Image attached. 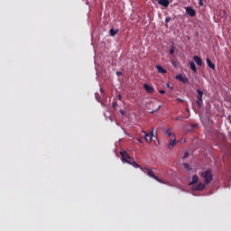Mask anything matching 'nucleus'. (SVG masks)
<instances>
[{
    "mask_svg": "<svg viewBox=\"0 0 231 231\" xmlns=\"http://www.w3.org/2000/svg\"><path fill=\"white\" fill-rule=\"evenodd\" d=\"M200 176H201V178L204 179V183H206V185H208V183H210V181H212V180H214V175L208 170L202 171L200 173Z\"/></svg>",
    "mask_w": 231,
    "mask_h": 231,
    "instance_id": "obj_1",
    "label": "nucleus"
},
{
    "mask_svg": "<svg viewBox=\"0 0 231 231\" xmlns=\"http://www.w3.org/2000/svg\"><path fill=\"white\" fill-rule=\"evenodd\" d=\"M143 170L147 171L146 174L147 176H149V178H152V180H155L156 181H158L159 183H162L165 184V181H163V180L158 178V176H156L154 174V171L147 167H144Z\"/></svg>",
    "mask_w": 231,
    "mask_h": 231,
    "instance_id": "obj_2",
    "label": "nucleus"
},
{
    "mask_svg": "<svg viewBox=\"0 0 231 231\" xmlns=\"http://www.w3.org/2000/svg\"><path fill=\"white\" fill-rule=\"evenodd\" d=\"M120 155L122 156L123 163H127V162H131V160H133L131 155H129V153H127L125 151H121Z\"/></svg>",
    "mask_w": 231,
    "mask_h": 231,
    "instance_id": "obj_3",
    "label": "nucleus"
},
{
    "mask_svg": "<svg viewBox=\"0 0 231 231\" xmlns=\"http://www.w3.org/2000/svg\"><path fill=\"white\" fill-rule=\"evenodd\" d=\"M142 133L144 134V140L148 142V143H151V142H152V136H154V130L151 132V134H147L145 131H143Z\"/></svg>",
    "mask_w": 231,
    "mask_h": 231,
    "instance_id": "obj_4",
    "label": "nucleus"
},
{
    "mask_svg": "<svg viewBox=\"0 0 231 231\" xmlns=\"http://www.w3.org/2000/svg\"><path fill=\"white\" fill-rule=\"evenodd\" d=\"M186 14H188L189 17H196V10L190 6L186 7Z\"/></svg>",
    "mask_w": 231,
    "mask_h": 231,
    "instance_id": "obj_5",
    "label": "nucleus"
},
{
    "mask_svg": "<svg viewBox=\"0 0 231 231\" xmlns=\"http://www.w3.org/2000/svg\"><path fill=\"white\" fill-rule=\"evenodd\" d=\"M176 79L180 80V82H182L183 84H189V78L183 77L181 74L177 75Z\"/></svg>",
    "mask_w": 231,
    "mask_h": 231,
    "instance_id": "obj_6",
    "label": "nucleus"
},
{
    "mask_svg": "<svg viewBox=\"0 0 231 231\" xmlns=\"http://www.w3.org/2000/svg\"><path fill=\"white\" fill-rule=\"evenodd\" d=\"M127 163L129 165H133V167H134L135 169H141V171H143V172H145V171H143V168H142V166H140V164L136 163V162H134V159H131L130 162H127Z\"/></svg>",
    "mask_w": 231,
    "mask_h": 231,
    "instance_id": "obj_7",
    "label": "nucleus"
},
{
    "mask_svg": "<svg viewBox=\"0 0 231 231\" xmlns=\"http://www.w3.org/2000/svg\"><path fill=\"white\" fill-rule=\"evenodd\" d=\"M178 143L176 142V137H173V138H171V140H170V143H169V145H168V149L170 150V151H172V149H174V147H176V144H177Z\"/></svg>",
    "mask_w": 231,
    "mask_h": 231,
    "instance_id": "obj_8",
    "label": "nucleus"
},
{
    "mask_svg": "<svg viewBox=\"0 0 231 231\" xmlns=\"http://www.w3.org/2000/svg\"><path fill=\"white\" fill-rule=\"evenodd\" d=\"M193 60L196 62L197 66H203V60L198 55L193 56Z\"/></svg>",
    "mask_w": 231,
    "mask_h": 231,
    "instance_id": "obj_9",
    "label": "nucleus"
},
{
    "mask_svg": "<svg viewBox=\"0 0 231 231\" xmlns=\"http://www.w3.org/2000/svg\"><path fill=\"white\" fill-rule=\"evenodd\" d=\"M206 61L208 68H210V69H213V71H216V64H214L212 60H210V59L208 58L206 59Z\"/></svg>",
    "mask_w": 231,
    "mask_h": 231,
    "instance_id": "obj_10",
    "label": "nucleus"
},
{
    "mask_svg": "<svg viewBox=\"0 0 231 231\" xmlns=\"http://www.w3.org/2000/svg\"><path fill=\"white\" fill-rule=\"evenodd\" d=\"M143 89H145L146 93H150V94L154 93V88H152L147 84L143 85Z\"/></svg>",
    "mask_w": 231,
    "mask_h": 231,
    "instance_id": "obj_11",
    "label": "nucleus"
},
{
    "mask_svg": "<svg viewBox=\"0 0 231 231\" xmlns=\"http://www.w3.org/2000/svg\"><path fill=\"white\" fill-rule=\"evenodd\" d=\"M213 136H216V138H218V140H225V134L219 133L218 131L213 132Z\"/></svg>",
    "mask_w": 231,
    "mask_h": 231,
    "instance_id": "obj_12",
    "label": "nucleus"
},
{
    "mask_svg": "<svg viewBox=\"0 0 231 231\" xmlns=\"http://www.w3.org/2000/svg\"><path fill=\"white\" fill-rule=\"evenodd\" d=\"M199 181V177H198V175H193L192 176V180L190 182H189V185H196V183H198Z\"/></svg>",
    "mask_w": 231,
    "mask_h": 231,
    "instance_id": "obj_13",
    "label": "nucleus"
},
{
    "mask_svg": "<svg viewBox=\"0 0 231 231\" xmlns=\"http://www.w3.org/2000/svg\"><path fill=\"white\" fill-rule=\"evenodd\" d=\"M205 184L203 182H199L197 187H193V190H204Z\"/></svg>",
    "mask_w": 231,
    "mask_h": 231,
    "instance_id": "obj_14",
    "label": "nucleus"
},
{
    "mask_svg": "<svg viewBox=\"0 0 231 231\" xmlns=\"http://www.w3.org/2000/svg\"><path fill=\"white\" fill-rule=\"evenodd\" d=\"M189 68L194 73H198V68L196 67V63H194V61H189Z\"/></svg>",
    "mask_w": 231,
    "mask_h": 231,
    "instance_id": "obj_15",
    "label": "nucleus"
},
{
    "mask_svg": "<svg viewBox=\"0 0 231 231\" xmlns=\"http://www.w3.org/2000/svg\"><path fill=\"white\" fill-rule=\"evenodd\" d=\"M158 5H161L162 6L167 8L169 6V0H159Z\"/></svg>",
    "mask_w": 231,
    "mask_h": 231,
    "instance_id": "obj_16",
    "label": "nucleus"
},
{
    "mask_svg": "<svg viewBox=\"0 0 231 231\" xmlns=\"http://www.w3.org/2000/svg\"><path fill=\"white\" fill-rule=\"evenodd\" d=\"M197 93H198V96H197L198 100H199L200 102H203V91L198 89Z\"/></svg>",
    "mask_w": 231,
    "mask_h": 231,
    "instance_id": "obj_17",
    "label": "nucleus"
},
{
    "mask_svg": "<svg viewBox=\"0 0 231 231\" xmlns=\"http://www.w3.org/2000/svg\"><path fill=\"white\" fill-rule=\"evenodd\" d=\"M165 135L168 136L169 138H171V136H172V138H176V134L171 132V129L166 130Z\"/></svg>",
    "mask_w": 231,
    "mask_h": 231,
    "instance_id": "obj_18",
    "label": "nucleus"
},
{
    "mask_svg": "<svg viewBox=\"0 0 231 231\" xmlns=\"http://www.w3.org/2000/svg\"><path fill=\"white\" fill-rule=\"evenodd\" d=\"M156 68H157V70L159 73H167V70L165 69H163V67H162V65H157Z\"/></svg>",
    "mask_w": 231,
    "mask_h": 231,
    "instance_id": "obj_19",
    "label": "nucleus"
},
{
    "mask_svg": "<svg viewBox=\"0 0 231 231\" xmlns=\"http://www.w3.org/2000/svg\"><path fill=\"white\" fill-rule=\"evenodd\" d=\"M116 33H118V29H110L109 31V34L111 37H115V35H116Z\"/></svg>",
    "mask_w": 231,
    "mask_h": 231,
    "instance_id": "obj_20",
    "label": "nucleus"
},
{
    "mask_svg": "<svg viewBox=\"0 0 231 231\" xmlns=\"http://www.w3.org/2000/svg\"><path fill=\"white\" fill-rule=\"evenodd\" d=\"M182 165H183L184 169H187V171H192V168H190L189 163L184 162Z\"/></svg>",
    "mask_w": 231,
    "mask_h": 231,
    "instance_id": "obj_21",
    "label": "nucleus"
},
{
    "mask_svg": "<svg viewBox=\"0 0 231 231\" xmlns=\"http://www.w3.org/2000/svg\"><path fill=\"white\" fill-rule=\"evenodd\" d=\"M112 107L113 109H116V107H118V103L116 101H114L112 104Z\"/></svg>",
    "mask_w": 231,
    "mask_h": 231,
    "instance_id": "obj_22",
    "label": "nucleus"
},
{
    "mask_svg": "<svg viewBox=\"0 0 231 231\" xmlns=\"http://www.w3.org/2000/svg\"><path fill=\"white\" fill-rule=\"evenodd\" d=\"M169 51L170 55H174V46H171Z\"/></svg>",
    "mask_w": 231,
    "mask_h": 231,
    "instance_id": "obj_23",
    "label": "nucleus"
},
{
    "mask_svg": "<svg viewBox=\"0 0 231 231\" xmlns=\"http://www.w3.org/2000/svg\"><path fill=\"white\" fill-rule=\"evenodd\" d=\"M182 158L183 160H186V158H189V152H186Z\"/></svg>",
    "mask_w": 231,
    "mask_h": 231,
    "instance_id": "obj_24",
    "label": "nucleus"
},
{
    "mask_svg": "<svg viewBox=\"0 0 231 231\" xmlns=\"http://www.w3.org/2000/svg\"><path fill=\"white\" fill-rule=\"evenodd\" d=\"M165 23H171V16H167L165 18Z\"/></svg>",
    "mask_w": 231,
    "mask_h": 231,
    "instance_id": "obj_25",
    "label": "nucleus"
},
{
    "mask_svg": "<svg viewBox=\"0 0 231 231\" xmlns=\"http://www.w3.org/2000/svg\"><path fill=\"white\" fill-rule=\"evenodd\" d=\"M201 104H203V101H199V99L197 101V105L199 107H201Z\"/></svg>",
    "mask_w": 231,
    "mask_h": 231,
    "instance_id": "obj_26",
    "label": "nucleus"
},
{
    "mask_svg": "<svg viewBox=\"0 0 231 231\" xmlns=\"http://www.w3.org/2000/svg\"><path fill=\"white\" fill-rule=\"evenodd\" d=\"M161 107H162V106H159L155 111H152V112H151L152 115L154 114V113H156V111H160V108H161Z\"/></svg>",
    "mask_w": 231,
    "mask_h": 231,
    "instance_id": "obj_27",
    "label": "nucleus"
},
{
    "mask_svg": "<svg viewBox=\"0 0 231 231\" xmlns=\"http://www.w3.org/2000/svg\"><path fill=\"white\" fill-rule=\"evenodd\" d=\"M167 88H169V89H171V90L174 89V88L172 86H171V84H167Z\"/></svg>",
    "mask_w": 231,
    "mask_h": 231,
    "instance_id": "obj_28",
    "label": "nucleus"
},
{
    "mask_svg": "<svg viewBox=\"0 0 231 231\" xmlns=\"http://www.w3.org/2000/svg\"><path fill=\"white\" fill-rule=\"evenodd\" d=\"M159 93H160L161 95H165V90L161 89V90H159Z\"/></svg>",
    "mask_w": 231,
    "mask_h": 231,
    "instance_id": "obj_29",
    "label": "nucleus"
},
{
    "mask_svg": "<svg viewBox=\"0 0 231 231\" xmlns=\"http://www.w3.org/2000/svg\"><path fill=\"white\" fill-rule=\"evenodd\" d=\"M199 6H203V0H199Z\"/></svg>",
    "mask_w": 231,
    "mask_h": 231,
    "instance_id": "obj_30",
    "label": "nucleus"
},
{
    "mask_svg": "<svg viewBox=\"0 0 231 231\" xmlns=\"http://www.w3.org/2000/svg\"><path fill=\"white\" fill-rule=\"evenodd\" d=\"M119 113H121L122 115H125V111L124 109H120Z\"/></svg>",
    "mask_w": 231,
    "mask_h": 231,
    "instance_id": "obj_31",
    "label": "nucleus"
},
{
    "mask_svg": "<svg viewBox=\"0 0 231 231\" xmlns=\"http://www.w3.org/2000/svg\"><path fill=\"white\" fill-rule=\"evenodd\" d=\"M116 75H117V77H120V75H122V72L116 71Z\"/></svg>",
    "mask_w": 231,
    "mask_h": 231,
    "instance_id": "obj_32",
    "label": "nucleus"
},
{
    "mask_svg": "<svg viewBox=\"0 0 231 231\" xmlns=\"http://www.w3.org/2000/svg\"><path fill=\"white\" fill-rule=\"evenodd\" d=\"M117 98H118V100H122V95L119 94V95L117 96Z\"/></svg>",
    "mask_w": 231,
    "mask_h": 231,
    "instance_id": "obj_33",
    "label": "nucleus"
},
{
    "mask_svg": "<svg viewBox=\"0 0 231 231\" xmlns=\"http://www.w3.org/2000/svg\"><path fill=\"white\" fill-rule=\"evenodd\" d=\"M137 142H139L140 143H142V138H138Z\"/></svg>",
    "mask_w": 231,
    "mask_h": 231,
    "instance_id": "obj_34",
    "label": "nucleus"
},
{
    "mask_svg": "<svg viewBox=\"0 0 231 231\" xmlns=\"http://www.w3.org/2000/svg\"><path fill=\"white\" fill-rule=\"evenodd\" d=\"M177 100H178L179 102H183V99H181V98H177Z\"/></svg>",
    "mask_w": 231,
    "mask_h": 231,
    "instance_id": "obj_35",
    "label": "nucleus"
},
{
    "mask_svg": "<svg viewBox=\"0 0 231 231\" xmlns=\"http://www.w3.org/2000/svg\"><path fill=\"white\" fill-rule=\"evenodd\" d=\"M96 98H97V100H98V97L96 95Z\"/></svg>",
    "mask_w": 231,
    "mask_h": 231,
    "instance_id": "obj_36",
    "label": "nucleus"
}]
</instances>
